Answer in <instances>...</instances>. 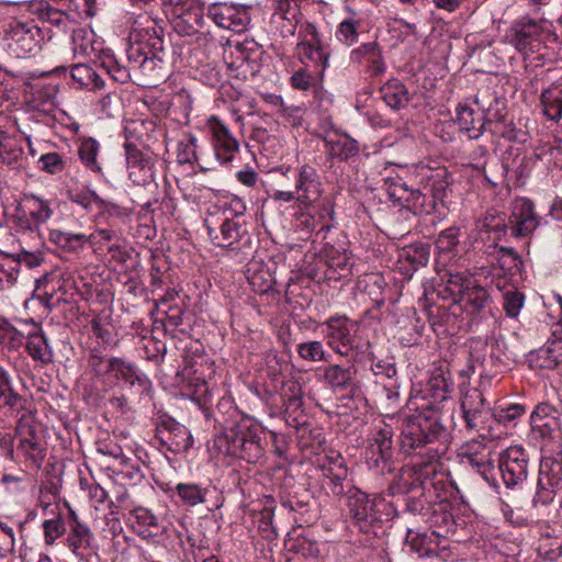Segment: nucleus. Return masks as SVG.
I'll return each mask as SVG.
<instances>
[{
    "mask_svg": "<svg viewBox=\"0 0 562 562\" xmlns=\"http://www.w3.org/2000/svg\"><path fill=\"white\" fill-rule=\"evenodd\" d=\"M177 161L180 165L195 164L201 172L211 170V168L200 164L196 156V138L193 135H186L183 139L178 143Z\"/></svg>",
    "mask_w": 562,
    "mask_h": 562,
    "instance_id": "38",
    "label": "nucleus"
},
{
    "mask_svg": "<svg viewBox=\"0 0 562 562\" xmlns=\"http://www.w3.org/2000/svg\"><path fill=\"white\" fill-rule=\"evenodd\" d=\"M26 400L15 393L11 386L9 374L0 368V408H9L12 413L30 412L25 408Z\"/></svg>",
    "mask_w": 562,
    "mask_h": 562,
    "instance_id": "30",
    "label": "nucleus"
},
{
    "mask_svg": "<svg viewBox=\"0 0 562 562\" xmlns=\"http://www.w3.org/2000/svg\"><path fill=\"white\" fill-rule=\"evenodd\" d=\"M428 389L435 402H442L453 391V380L450 371L442 366L435 368L428 380Z\"/></svg>",
    "mask_w": 562,
    "mask_h": 562,
    "instance_id": "27",
    "label": "nucleus"
},
{
    "mask_svg": "<svg viewBox=\"0 0 562 562\" xmlns=\"http://www.w3.org/2000/svg\"><path fill=\"white\" fill-rule=\"evenodd\" d=\"M543 114L558 122L562 117V83L553 85L541 93Z\"/></svg>",
    "mask_w": 562,
    "mask_h": 562,
    "instance_id": "34",
    "label": "nucleus"
},
{
    "mask_svg": "<svg viewBox=\"0 0 562 562\" xmlns=\"http://www.w3.org/2000/svg\"><path fill=\"white\" fill-rule=\"evenodd\" d=\"M207 16L218 26L241 33L247 29L250 16L246 7L226 2H215L209 5Z\"/></svg>",
    "mask_w": 562,
    "mask_h": 562,
    "instance_id": "14",
    "label": "nucleus"
},
{
    "mask_svg": "<svg viewBox=\"0 0 562 562\" xmlns=\"http://www.w3.org/2000/svg\"><path fill=\"white\" fill-rule=\"evenodd\" d=\"M441 537V532L435 529L426 530L424 532L408 530L406 543L419 558L429 557L437 553Z\"/></svg>",
    "mask_w": 562,
    "mask_h": 562,
    "instance_id": "23",
    "label": "nucleus"
},
{
    "mask_svg": "<svg viewBox=\"0 0 562 562\" xmlns=\"http://www.w3.org/2000/svg\"><path fill=\"white\" fill-rule=\"evenodd\" d=\"M529 458L520 446H512L499 454L498 469L506 487L522 483L528 476Z\"/></svg>",
    "mask_w": 562,
    "mask_h": 562,
    "instance_id": "12",
    "label": "nucleus"
},
{
    "mask_svg": "<svg viewBox=\"0 0 562 562\" xmlns=\"http://www.w3.org/2000/svg\"><path fill=\"white\" fill-rule=\"evenodd\" d=\"M35 417L32 412H24L19 418L16 434L21 437L16 451L30 465L40 470L46 457V450L41 446L36 436Z\"/></svg>",
    "mask_w": 562,
    "mask_h": 562,
    "instance_id": "10",
    "label": "nucleus"
},
{
    "mask_svg": "<svg viewBox=\"0 0 562 562\" xmlns=\"http://www.w3.org/2000/svg\"><path fill=\"white\" fill-rule=\"evenodd\" d=\"M487 301V291L477 285L474 280V283L469 286V290H467L459 303L462 304L463 310L468 314L476 315L485 308Z\"/></svg>",
    "mask_w": 562,
    "mask_h": 562,
    "instance_id": "35",
    "label": "nucleus"
},
{
    "mask_svg": "<svg viewBox=\"0 0 562 562\" xmlns=\"http://www.w3.org/2000/svg\"><path fill=\"white\" fill-rule=\"evenodd\" d=\"M430 175L424 178L422 187L430 196H434L435 201L442 200L448 186L446 180L447 170L439 169L437 171L429 170Z\"/></svg>",
    "mask_w": 562,
    "mask_h": 562,
    "instance_id": "40",
    "label": "nucleus"
},
{
    "mask_svg": "<svg viewBox=\"0 0 562 562\" xmlns=\"http://www.w3.org/2000/svg\"><path fill=\"white\" fill-rule=\"evenodd\" d=\"M296 50L302 63L305 60L314 63L315 66L318 67V76H324L325 69L328 67L329 52L323 42L314 44L313 42L301 40L296 44Z\"/></svg>",
    "mask_w": 562,
    "mask_h": 562,
    "instance_id": "26",
    "label": "nucleus"
},
{
    "mask_svg": "<svg viewBox=\"0 0 562 562\" xmlns=\"http://www.w3.org/2000/svg\"><path fill=\"white\" fill-rule=\"evenodd\" d=\"M503 307L508 317L515 318L518 316L525 303V295L517 289H509L503 293Z\"/></svg>",
    "mask_w": 562,
    "mask_h": 562,
    "instance_id": "53",
    "label": "nucleus"
},
{
    "mask_svg": "<svg viewBox=\"0 0 562 562\" xmlns=\"http://www.w3.org/2000/svg\"><path fill=\"white\" fill-rule=\"evenodd\" d=\"M385 191L392 202L398 206L406 207L409 196H412L413 189L404 182L386 179Z\"/></svg>",
    "mask_w": 562,
    "mask_h": 562,
    "instance_id": "51",
    "label": "nucleus"
},
{
    "mask_svg": "<svg viewBox=\"0 0 562 562\" xmlns=\"http://www.w3.org/2000/svg\"><path fill=\"white\" fill-rule=\"evenodd\" d=\"M532 430L540 438L548 441H562V427L560 419L549 418L540 420L539 424H531Z\"/></svg>",
    "mask_w": 562,
    "mask_h": 562,
    "instance_id": "48",
    "label": "nucleus"
},
{
    "mask_svg": "<svg viewBox=\"0 0 562 562\" xmlns=\"http://www.w3.org/2000/svg\"><path fill=\"white\" fill-rule=\"evenodd\" d=\"M296 351L300 358L312 362H327L330 358V355L325 350L323 342L318 340L299 344Z\"/></svg>",
    "mask_w": 562,
    "mask_h": 562,
    "instance_id": "45",
    "label": "nucleus"
},
{
    "mask_svg": "<svg viewBox=\"0 0 562 562\" xmlns=\"http://www.w3.org/2000/svg\"><path fill=\"white\" fill-rule=\"evenodd\" d=\"M525 414V406L521 404H510L507 407L494 409L493 422L498 424H509Z\"/></svg>",
    "mask_w": 562,
    "mask_h": 562,
    "instance_id": "58",
    "label": "nucleus"
},
{
    "mask_svg": "<svg viewBox=\"0 0 562 562\" xmlns=\"http://www.w3.org/2000/svg\"><path fill=\"white\" fill-rule=\"evenodd\" d=\"M124 148L128 170L139 168L145 164H151L150 159L145 157L144 154L132 142L127 140L124 144Z\"/></svg>",
    "mask_w": 562,
    "mask_h": 562,
    "instance_id": "62",
    "label": "nucleus"
},
{
    "mask_svg": "<svg viewBox=\"0 0 562 562\" xmlns=\"http://www.w3.org/2000/svg\"><path fill=\"white\" fill-rule=\"evenodd\" d=\"M550 348L547 346L532 352L530 356L531 366L540 369H554L559 362L555 358L551 357Z\"/></svg>",
    "mask_w": 562,
    "mask_h": 562,
    "instance_id": "60",
    "label": "nucleus"
},
{
    "mask_svg": "<svg viewBox=\"0 0 562 562\" xmlns=\"http://www.w3.org/2000/svg\"><path fill=\"white\" fill-rule=\"evenodd\" d=\"M111 366V374L114 376L115 380H122L131 386L135 384H138L140 386L146 385V375L140 373L134 363L128 362L123 358L112 357Z\"/></svg>",
    "mask_w": 562,
    "mask_h": 562,
    "instance_id": "29",
    "label": "nucleus"
},
{
    "mask_svg": "<svg viewBox=\"0 0 562 562\" xmlns=\"http://www.w3.org/2000/svg\"><path fill=\"white\" fill-rule=\"evenodd\" d=\"M128 177L134 184L137 186H150L154 182V169L153 164H145L136 169L128 170Z\"/></svg>",
    "mask_w": 562,
    "mask_h": 562,
    "instance_id": "64",
    "label": "nucleus"
},
{
    "mask_svg": "<svg viewBox=\"0 0 562 562\" xmlns=\"http://www.w3.org/2000/svg\"><path fill=\"white\" fill-rule=\"evenodd\" d=\"M436 204L434 196H430L423 188L413 189L405 209L415 215H428L435 211Z\"/></svg>",
    "mask_w": 562,
    "mask_h": 562,
    "instance_id": "39",
    "label": "nucleus"
},
{
    "mask_svg": "<svg viewBox=\"0 0 562 562\" xmlns=\"http://www.w3.org/2000/svg\"><path fill=\"white\" fill-rule=\"evenodd\" d=\"M327 345L338 355L347 356L352 348V335L349 319L345 315H335L325 323Z\"/></svg>",
    "mask_w": 562,
    "mask_h": 562,
    "instance_id": "19",
    "label": "nucleus"
},
{
    "mask_svg": "<svg viewBox=\"0 0 562 562\" xmlns=\"http://www.w3.org/2000/svg\"><path fill=\"white\" fill-rule=\"evenodd\" d=\"M334 467L323 468L321 485L327 495L342 497L349 495V490L356 487L349 480V470L347 464L340 460Z\"/></svg>",
    "mask_w": 562,
    "mask_h": 562,
    "instance_id": "21",
    "label": "nucleus"
},
{
    "mask_svg": "<svg viewBox=\"0 0 562 562\" xmlns=\"http://www.w3.org/2000/svg\"><path fill=\"white\" fill-rule=\"evenodd\" d=\"M550 27L551 24L547 21L524 16L513 23L509 43L524 55L539 52L546 42L558 40L557 34Z\"/></svg>",
    "mask_w": 562,
    "mask_h": 562,
    "instance_id": "5",
    "label": "nucleus"
},
{
    "mask_svg": "<svg viewBox=\"0 0 562 562\" xmlns=\"http://www.w3.org/2000/svg\"><path fill=\"white\" fill-rule=\"evenodd\" d=\"M124 148L128 170L139 168L145 164H151L150 159L145 157L144 154L132 142L127 140L124 144Z\"/></svg>",
    "mask_w": 562,
    "mask_h": 562,
    "instance_id": "61",
    "label": "nucleus"
},
{
    "mask_svg": "<svg viewBox=\"0 0 562 562\" xmlns=\"http://www.w3.org/2000/svg\"><path fill=\"white\" fill-rule=\"evenodd\" d=\"M294 190L297 194V202L305 207L317 202L323 193V184L317 170L308 165H302L295 175Z\"/></svg>",
    "mask_w": 562,
    "mask_h": 562,
    "instance_id": "18",
    "label": "nucleus"
},
{
    "mask_svg": "<svg viewBox=\"0 0 562 562\" xmlns=\"http://www.w3.org/2000/svg\"><path fill=\"white\" fill-rule=\"evenodd\" d=\"M381 98L393 110H398L409 102V92L398 79L389 80L380 89Z\"/></svg>",
    "mask_w": 562,
    "mask_h": 562,
    "instance_id": "31",
    "label": "nucleus"
},
{
    "mask_svg": "<svg viewBox=\"0 0 562 562\" xmlns=\"http://www.w3.org/2000/svg\"><path fill=\"white\" fill-rule=\"evenodd\" d=\"M323 139L326 155L331 160L348 161L359 154V143L348 134L327 133Z\"/></svg>",
    "mask_w": 562,
    "mask_h": 562,
    "instance_id": "22",
    "label": "nucleus"
},
{
    "mask_svg": "<svg viewBox=\"0 0 562 562\" xmlns=\"http://www.w3.org/2000/svg\"><path fill=\"white\" fill-rule=\"evenodd\" d=\"M100 150L99 143L92 138H85L81 140L78 148V156L83 166L97 175H103L102 167L98 161Z\"/></svg>",
    "mask_w": 562,
    "mask_h": 562,
    "instance_id": "36",
    "label": "nucleus"
},
{
    "mask_svg": "<svg viewBox=\"0 0 562 562\" xmlns=\"http://www.w3.org/2000/svg\"><path fill=\"white\" fill-rule=\"evenodd\" d=\"M176 490L180 499L188 506L205 503L209 493L207 487H203L196 483H179Z\"/></svg>",
    "mask_w": 562,
    "mask_h": 562,
    "instance_id": "42",
    "label": "nucleus"
},
{
    "mask_svg": "<svg viewBox=\"0 0 562 562\" xmlns=\"http://www.w3.org/2000/svg\"><path fill=\"white\" fill-rule=\"evenodd\" d=\"M42 30L33 22H13L4 32L7 50L16 58H25L41 50Z\"/></svg>",
    "mask_w": 562,
    "mask_h": 562,
    "instance_id": "8",
    "label": "nucleus"
},
{
    "mask_svg": "<svg viewBox=\"0 0 562 562\" xmlns=\"http://www.w3.org/2000/svg\"><path fill=\"white\" fill-rule=\"evenodd\" d=\"M539 224L540 220L531 200L521 198L513 203L512 214L506 223L510 236L515 238L530 237Z\"/></svg>",
    "mask_w": 562,
    "mask_h": 562,
    "instance_id": "13",
    "label": "nucleus"
},
{
    "mask_svg": "<svg viewBox=\"0 0 562 562\" xmlns=\"http://www.w3.org/2000/svg\"><path fill=\"white\" fill-rule=\"evenodd\" d=\"M560 419V412L548 402L539 403L530 416V424H539L540 420Z\"/></svg>",
    "mask_w": 562,
    "mask_h": 562,
    "instance_id": "63",
    "label": "nucleus"
},
{
    "mask_svg": "<svg viewBox=\"0 0 562 562\" xmlns=\"http://www.w3.org/2000/svg\"><path fill=\"white\" fill-rule=\"evenodd\" d=\"M26 350L33 360L40 361L44 366L53 362V350L48 344L47 337L42 331L29 335Z\"/></svg>",
    "mask_w": 562,
    "mask_h": 562,
    "instance_id": "32",
    "label": "nucleus"
},
{
    "mask_svg": "<svg viewBox=\"0 0 562 562\" xmlns=\"http://www.w3.org/2000/svg\"><path fill=\"white\" fill-rule=\"evenodd\" d=\"M317 380L333 392H346L357 385V369L355 366L328 364L322 369Z\"/></svg>",
    "mask_w": 562,
    "mask_h": 562,
    "instance_id": "20",
    "label": "nucleus"
},
{
    "mask_svg": "<svg viewBox=\"0 0 562 562\" xmlns=\"http://www.w3.org/2000/svg\"><path fill=\"white\" fill-rule=\"evenodd\" d=\"M456 121L462 131L469 133L470 138H477L485 128L484 116L481 113H475L472 108L467 104H459L457 106Z\"/></svg>",
    "mask_w": 562,
    "mask_h": 562,
    "instance_id": "28",
    "label": "nucleus"
},
{
    "mask_svg": "<svg viewBox=\"0 0 562 562\" xmlns=\"http://www.w3.org/2000/svg\"><path fill=\"white\" fill-rule=\"evenodd\" d=\"M393 427L384 422L375 426L366 448V460L379 474L393 470Z\"/></svg>",
    "mask_w": 562,
    "mask_h": 562,
    "instance_id": "9",
    "label": "nucleus"
},
{
    "mask_svg": "<svg viewBox=\"0 0 562 562\" xmlns=\"http://www.w3.org/2000/svg\"><path fill=\"white\" fill-rule=\"evenodd\" d=\"M162 35L164 29L155 21L146 18L145 23L139 21L134 22L130 38L139 44V46L146 50V54L149 55L150 63H154L155 59L159 61L162 60L159 56L164 50Z\"/></svg>",
    "mask_w": 562,
    "mask_h": 562,
    "instance_id": "16",
    "label": "nucleus"
},
{
    "mask_svg": "<svg viewBox=\"0 0 562 562\" xmlns=\"http://www.w3.org/2000/svg\"><path fill=\"white\" fill-rule=\"evenodd\" d=\"M126 58L133 69H150L148 66V64H151L149 55L132 38H130V44L126 48Z\"/></svg>",
    "mask_w": 562,
    "mask_h": 562,
    "instance_id": "52",
    "label": "nucleus"
},
{
    "mask_svg": "<svg viewBox=\"0 0 562 562\" xmlns=\"http://www.w3.org/2000/svg\"><path fill=\"white\" fill-rule=\"evenodd\" d=\"M401 258L413 265L414 270L426 267L430 258V245L416 243L402 249Z\"/></svg>",
    "mask_w": 562,
    "mask_h": 562,
    "instance_id": "41",
    "label": "nucleus"
},
{
    "mask_svg": "<svg viewBox=\"0 0 562 562\" xmlns=\"http://www.w3.org/2000/svg\"><path fill=\"white\" fill-rule=\"evenodd\" d=\"M323 77L318 76V70L310 72L307 68H300L293 72L290 78L291 86L301 91H307L310 89H317Z\"/></svg>",
    "mask_w": 562,
    "mask_h": 562,
    "instance_id": "47",
    "label": "nucleus"
},
{
    "mask_svg": "<svg viewBox=\"0 0 562 562\" xmlns=\"http://www.w3.org/2000/svg\"><path fill=\"white\" fill-rule=\"evenodd\" d=\"M38 168L48 175H58L66 169V157L57 151L42 154L38 158Z\"/></svg>",
    "mask_w": 562,
    "mask_h": 562,
    "instance_id": "50",
    "label": "nucleus"
},
{
    "mask_svg": "<svg viewBox=\"0 0 562 562\" xmlns=\"http://www.w3.org/2000/svg\"><path fill=\"white\" fill-rule=\"evenodd\" d=\"M474 283L467 272H448L445 284L437 290V295L442 300H451L453 304H459L469 286Z\"/></svg>",
    "mask_w": 562,
    "mask_h": 562,
    "instance_id": "24",
    "label": "nucleus"
},
{
    "mask_svg": "<svg viewBox=\"0 0 562 562\" xmlns=\"http://www.w3.org/2000/svg\"><path fill=\"white\" fill-rule=\"evenodd\" d=\"M233 214L232 211H218L205 218V226L212 243L217 247H232L248 235L246 222L241 218L245 205Z\"/></svg>",
    "mask_w": 562,
    "mask_h": 562,
    "instance_id": "6",
    "label": "nucleus"
},
{
    "mask_svg": "<svg viewBox=\"0 0 562 562\" xmlns=\"http://www.w3.org/2000/svg\"><path fill=\"white\" fill-rule=\"evenodd\" d=\"M102 66L113 80L117 82L125 83L131 79V69L133 68L130 65H122L116 59L109 58L102 63Z\"/></svg>",
    "mask_w": 562,
    "mask_h": 562,
    "instance_id": "57",
    "label": "nucleus"
},
{
    "mask_svg": "<svg viewBox=\"0 0 562 562\" xmlns=\"http://www.w3.org/2000/svg\"><path fill=\"white\" fill-rule=\"evenodd\" d=\"M156 438L160 446L176 453L187 451L193 443L189 429L171 417H164L157 423Z\"/></svg>",
    "mask_w": 562,
    "mask_h": 562,
    "instance_id": "15",
    "label": "nucleus"
},
{
    "mask_svg": "<svg viewBox=\"0 0 562 562\" xmlns=\"http://www.w3.org/2000/svg\"><path fill=\"white\" fill-rule=\"evenodd\" d=\"M70 75L74 81L78 82L80 87L90 90H99L104 87V80L100 75L89 65L76 64L71 67Z\"/></svg>",
    "mask_w": 562,
    "mask_h": 562,
    "instance_id": "37",
    "label": "nucleus"
},
{
    "mask_svg": "<svg viewBox=\"0 0 562 562\" xmlns=\"http://www.w3.org/2000/svg\"><path fill=\"white\" fill-rule=\"evenodd\" d=\"M214 447L220 453L244 460L249 464H258L266 457V446L258 426L244 417L226 422L222 431L214 438Z\"/></svg>",
    "mask_w": 562,
    "mask_h": 562,
    "instance_id": "2",
    "label": "nucleus"
},
{
    "mask_svg": "<svg viewBox=\"0 0 562 562\" xmlns=\"http://www.w3.org/2000/svg\"><path fill=\"white\" fill-rule=\"evenodd\" d=\"M23 342V334L9 322L0 321V344L9 348H18Z\"/></svg>",
    "mask_w": 562,
    "mask_h": 562,
    "instance_id": "56",
    "label": "nucleus"
},
{
    "mask_svg": "<svg viewBox=\"0 0 562 562\" xmlns=\"http://www.w3.org/2000/svg\"><path fill=\"white\" fill-rule=\"evenodd\" d=\"M43 530L45 542L47 544H53L56 539L65 533L66 525L64 519L60 516H57L53 519L45 520L43 522Z\"/></svg>",
    "mask_w": 562,
    "mask_h": 562,
    "instance_id": "59",
    "label": "nucleus"
},
{
    "mask_svg": "<svg viewBox=\"0 0 562 562\" xmlns=\"http://www.w3.org/2000/svg\"><path fill=\"white\" fill-rule=\"evenodd\" d=\"M21 269V260L13 255L0 254V288L13 285Z\"/></svg>",
    "mask_w": 562,
    "mask_h": 562,
    "instance_id": "44",
    "label": "nucleus"
},
{
    "mask_svg": "<svg viewBox=\"0 0 562 562\" xmlns=\"http://www.w3.org/2000/svg\"><path fill=\"white\" fill-rule=\"evenodd\" d=\"M491 380L482 378L479 387H468L461 400L462 417L468 430L485 436L492 430L493 414L488 401L484 397V390Z\"/></svg>",
    "mask_w": 562,
    "mask_h": 562,
    "instance_id": "4",
    "label": "nucleus"
},
{
    "mask_svg": "<svg viewBox=\"0 0 562 562\" xmlns=\"http://www.w3.org/2000/svg\"><path fill=\"white\" fill-rule=\"evenodd\" d=\"M460 229L451 226L440 232L436 239V248L439 252H450L459 245Z\"/></svg>",
    "mask_w": 562,
    "mask_h": 562,
    "instance_id": "54",
    "label": "nucleus"
},
{
    "mask_svg": "<svg viewBox=\"0 0 562 562\" xmlns=\"http://www.w3.org/2000/svg\"><path fill=\"white\" fill-rule=\"evenodd\" d=\"M349 518L359 531L369 533L383 520H390L397 516V509L392 503L386 502L382 495H373L351 487L347 496Z\"/></svg>",
    "mask_w": 562,
    "mask_h": 562,
    "instance_id": "3",
    "label": "nucleus"
},
{
    "mask_svg": "<svg viewBox=\"0 0 562 562\" xmlns=\"http://www.w3.org/2000/svg\"><path fill=\"white\" fill-rule=\"evenodd\" d=\"M360 22L353 19L341 21L336 31V37L339 42L350 46L358 41V27Z\"/></svg>",
    "mask_w": 562,
    "mask_h": 562,
    "instance_id": "55",
    "label": "nucleus"
},
{
    "mask_svg": "<svg viewBox=\"0 0 562 562\" xmlns=\"http://www.w3.org/2000/svg\"><path fill=\"white\" fill-rule=\"evenodd\" d=\"M93 535L88 526L83 525L79 519H75V524H70L67 537V546L76 555L80 550L91 548Z\"/></svg>",
    "mask_w": 562,
    "mask_h": 562,
    "instance_id": "33",
    "label": "nucleus"
},
{
    "mask_svg": "<svg viewBox=\"0 0 562 562\" xmlns=\"http://www.w3.org/2000/svg\"><path fill=\"white\" fill-rule=\"evenodd\" d=\"M87 361L94 376L105 379L111 375L112 358H105L99 349H91Z\"/></svg>",
    "mask_w": 562,
    "mask_h": 562,
    "instance_id": "49",
    "label": "nucleus"
},
{
    "mask_svg": "<svg viewBox=\"0 0 562 562\" xmlns=\"http://www.w3.org/2000/svg\"><path fill=\"white\" fill-rule=\"evenodd\" d=\"M53 213L50 201L34 193H23L15 207L13 224L19 233H38Z\"/></svg>",
    "mask_w": 562,
    "mask_h": 562,
    "instance_id": "7",
    "label": "nucleus"
},
{
    "mask_svg": "<svg viewBox=\"0 0 562 562\" xmlns=\"http://www.w3.org/2000/svg\"><path fill=\"white\" fill-rule=\"evenodd\" d=\"M48 238L57 246L69 250L82 246L88 240V237L85 234L68 233L60 229H50Z\"/></svg>",
    "mask_w": 562,
    "mask_h": 562,
    "instance_id": "46",
    "label": "nucleus"
},
{
    "mask_svg": "<svg viewBox=\"0 0 562 562\" xmlns=\"http://www.w3.org/2000/svg\"><path fill=\"white\" fill-rule=\"evenodd\" d=\"M449 431L437 411L426 409L408 416L403 424L400 449L405 454L414 453L417 460L401 469L397 480L387 488V495H407L406 509L414 515L429 516L431 527L452 525V516L441 507L431 505L426 496L428 486H435L440 464L438 460L447 450Z\"/></svg>",
    "mask_w": 562,
    "mask_h": 562,
    "instance_id": "1",
    "label": "nucleus"
},
{
    "mask_svg": "<svg viewBox=\"0 0 562 562\" xmlns=\"http://www.w3.org/2000/svg\"><path fill=\"white\" fill-rule=\"evenodd\" d=\"M206 126L212 135L216 159L222 165L232 164L239 151V143L228 127L216 116L207 120Z\"/></svg>",
    "mask_w": 562,
    "mask_h": 562,
    "instance_id": "17",
    "label": "nucleus"
},
{
    "mask_svg": "<svg viewBox=\"0 0 562 562\" xmlns=\"http://www.w3.org/2000/svg\"><path fill=\"white\" fill-rule=\"evenodd\" d=\"M173 30L181 36H191L199 33L204 19L203 11L199 5H191L172 14Z\"/></svg>",
    "mask_w": 562,
    "mask_h": 562,
    "instance_id": "25",
    "label": "nucleus"
},
{
    "mask_svg": "<svg viewBox=\"0 0 562 562\" xmlns=\"http://www.w3.org/2000/svg\"><path fill=\"white\" fill-rule=\"evenodd\" d=\"M288 550L304 559H317L319 557L318 543L306 536H297L289 539Z\"/></svg>",
    "mask_w": 562,
    "mask_h": 562,
    "instance_id": "43",
    "label": "nucleus"
},
{
    "mask_svg": "<svg viewBox=\"0 0 562 562\" xmlns=\"http://www.w3.org/2000/svg\"><path fill=\"white\" fill-rule=\"evenodd\" d=\"M562 487V458L543 457L540 461L533 504L548 505Z\"/></svg>",
    "mask_w": 562,
    "mask_h": 562,
    "instance_id": "11",
    "label": "nucleus"
}]
</instances>
